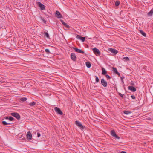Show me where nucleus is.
<instances>
[{"label": "nucleus", "mask_w": 153, "mask_h": 153, "mask_svg": "<svg viewBox=\"0 0 153 153\" xmlns=\"http://www.w3.org/2000/svg\"><path fill=\"white\" fill-rule=\"evenodd\" d=\"M75 123L81 130H83L85 127H84L79 121L77 120L76 121H75Z\"/></svg>", "instance_id": "f257e3e1"}, {"label": "nucleus", "mask_w": 153, "mask_h": 153, "mask_svg": "<svg viewBox=\"0 0 153 153\" xmlns=\"http://www.w3.org/2000/svg\"><path fill=\"white\" fill-rule=\"evenodd\" d=\"M75 123L81 130H83L85 127H84L79 121L77 120L76 121H75Z\"/></svg>", "instance_id": "f03ea898"}, {"label": "nucleus", "mask_w": 153, "mask_h": 153, "mask_svg": "<svg viewBox=\"0 0 153 153\" xmlns=\"http://www.w3.org/2000/svg\"><path fill=\"white\" fill-rule=\"evenodd\" d=\"M93 52L94 54H95L97 56L100 55V51L98 49L94 48L92 49Z\"/></svg>", "instance_id": "7ed1b4c3"}, {"label": "nucleus", "mask_w": 153, "mask_h": 153, "mask_svg": "<svg viewBox=\"0 0 153 153\" xmlns=\"http://www.w3.org/2000/svg\"><path fill=\"white\" fill-rule=\"evenodd\" d=\"M114 137H115L116 138H117L118 139H120V137L117 136V135L116 134L114 131V130H111V131L110 133Z\"/></svg>", "instance_id": "20e7f679"}, {"label": "nucleus", "mask_w": 153, "mask_h": 153, "mask_svg": "<svg viewBox=\"0 0 153 153\" xmlns=\"http://www.w3.org/2000/svg\"><path fill=\"white\" fill-rule=\"evenodd\" d=\"M11 115L15 117L18 120H19L20 118V116L18 113L16 112L12 113H11Z\"/></svg>", "instance_id": "39448f33"}, {"label": "nucleus", "mask_w": 153, "mask_h": 153, "mask_svg": "<svg viewBox=\"0 0 153 153\" xmlns=\"http://www.w3.org/2000/svg\"><path fill=\"white\" fill-rule=\"evenodd\" d=\"M54 110L58 114L62 115L63 114V113L60 109L56 107L54 108Z\"/></svg>", "instance_id": "423d86ee"}, {"label": "nucleus", "mask_w": 153, "mask_h": 153, "mask_svg": "<svg viewBox=\"0 0 153 153\" xmlns=\"http://www.w3.org/2000/svg\"><path fill=\"white\" fill-rule=\"evenodd\" d=\"M108 50L114 54H116L118 53V51L115 49L112 48H110Z\"/></svg>", "instance_id": "0eeeda50"}, {"label": "nucleus", "mask_w": 153, "mask_h": 153, "mask_svg": "<svg viewBox=\"0 0 153 153\" xmlns=\"http://www.w3.org/2000/svg\"><path fill=\"white\" fill-rule=\"evenodd\" d=\"M55 16L59 18H62V16L61 14L58 11H56V12Z\"/></svg>", "instance_id": "6e6552de"}, {"label": "nucleus", "mask_w": 153, "mask_h": 153, "mask_svg": "<svg viewBox=\"0 0 153 153\" xmlns=\"http://www.w3.org/2000/svg\"><path fill=\"white\" fill-rule=\"evenodd\" d=\"M74 49L75 51L77 53H81L82 54H84V52L83 51H82L81 50L77 48H73Z\"/></svg>", "instance_id": "1a4fd4ad"}, {"label": "nucleus", "mask_w": 153, "mask_h": 153, "mask_svg": "<svg viewBox=\"0 0 153 153\" xmlns=\"http://www.w3.org/2000/svg\"><path fill=\"white\" fill-rule=\"evenodd\" d=\"M101 82L102 85L104 87H106L107 86V83L103 79H102L101 80Z\"/></svg>", "instance_id": "9d476101"}, {"label": "nucleus", "mask_w": 153, "mask_h": 153, "mask_svg": "<svg viewBox=\"0 0 153 153\" xmlns=\"http://www.w3.org/2000/svg\"><path fill=\"white\" fill-rule=\"evenodd\" d=\"M71 59L74 61L76 60V56L75 54L74 53H71Z\"/></svg>", "instance_id": "9b49d317"}, {"label": "nucleus", "mask_w": 153, "mask_h": 153, "mask_svg": "<svg viewBox=\"0 0 153 153\" xmlns=\"http://www.w3.org/2000/svg\"><path fill=\"white\" fill-rule=\"evenodd\" d=\"M27 138L28 139L31 140L32 138V134L30 131L27 132Z\"/></svg>", "instance_id": "f8f14e48"}, {"label": "nucleus", "mask_w": 153, "mask_h": 153, "mask_svg": "<svg viewBox=\"0 0 153 153\" xmlns=\"http://www.w3.org/2000/svg\"><path fill=\"white\" fill-rule=\"evenodd\" d=\"M76 38L80 39L82 40V42H83L85 41V37H81L79 35H77L76 36Z\"/></svg>", "instance_id": "ddd939ff"}, {"label": "nucleus", "mask_w": 153, "mask_h": 153, "mask_svg": "<svg viewBox=\"0 0 153 153\" xmlns=\"http://www.w3.org/2000/svg\"><path fill=\"white\" fill-rule=\"evenodd\" d=\"M128 90H129L132 91L134 92L136 90V88L133 86H129L128 87Z\"/></svg>", "instance_id": "4468645a"}, {"label": "nucleus", "mask_w": 153, "mask_h": 153, "mask_svg": "<svg viewBox=\"0 0 153 153\" xmlns=\"http://www.w3.org/2000/svg\"><path fill=\"white\" fill-rule=\"evenodd\" d=\"M60 21L65 27L67 28H70V26L66 23H65L62 20H61Z\"/></svg>", "instance_id": "2eb2a0df"}, {"label": "nucleus", "mask_w": 153, "mask_h": 153, "mask_svg": "<svg viewBox=\"0 0 153 153\" xmlns=\"http://www.w3.org/2000/svg\"><path fill=\"white\" fill-rule=\"evenodd\" d=\"M38 5L40 7V8L41 10H44L45 9V7L44 5L41 3L40 2H38Z\"/></svg>", "instance_id": "dca6fc26"}, {"label": "nucleus", "mask_w": 153, "mask_h": 153, "mask_svg": "<svg viewBox=\"0 0 153 153\" xmlns=\"http://www.w3.org/2000/svg\"><path fill=\"white\" fill-rule=\"evenodd\" d=\"M139 31L140 33L144 36L146 37V34L144 32L143 30H139Z\"/></svg>", "instance_id": "f3484780"}, {"label": "nucleus", "mask_w": 153, "mask_h": 153, "mask_svg": "<svg viewBox=\"0 0 153 153\" xmlns=\"http://www.w3.org/2000/svg\"><path fill=\"white\" fill-rule=\"evenodd\" d=\"M153 14V9H152L148 13V15L149 16H152Z\"/></svg>", "instance_id": "a211bd4d"}, {"label": "nucleus", "mask_w": 153, "mask_h": 153, "mask_svg": "<svg viewBox=\"0 0 153 153\" xmlns=\"http://www.w3.org/2000/svg\"><path fill=\"white\" fill-rule=\"evenodd\" d=\"M123 112L124 114L126 115H128L131 113V112L129 111H124Z\"/></svg>", "instance_id": "6ab92c4d"}, {"label": "nucleus", "mask_w": 153, "mask_h": 153, "mask_svg": "<svg viewBox=\"0 0 153 153\" xmlns=\"http://www.w3.org/2000/svg\"><path fill=\"white\" fill-rule=\"evenodd\" d=\"M102 74L103 75H105L107 74V71L104 68H102Z\"/></svg>", "instance_id": "aec40b11"}, {"label": "nucleus", "mask_w": 153, "mask_h": 153, "mask_svg": "<svg viewBox=\"0 0 153 153\" xmlns=\"http://www.w3.org/2000/svg\"><path fill=\"white\" fill-rule=\"evenodd\" d=\"M86 65L87 67L88 68H90L91 66V64L88 62H86Z\"/></svg>", "instance_id": "412c9836"}, {"label": "nucleus", "mask_w": 153, "mask_h": 153, "mask_svg": "<svg viewBox=\"0 0 153 153\" xmlns=\"http://www.w3.org/2000/svg\"><path fill=\"white\" fill-rule=\"evenodd\" d=\"M27 100V98L26 97H23V98H21L20 99V100L23 102H24V101H26Z\"/></svg>", "instance_id": "4be33fe9"}, {"label": "nucleus", "mask_w": 153, "mask_h": 153, "mask_svg": "<svg viewBox=\"0 0 153 153\" xmlns=\"http://www.w3.org/2000/svg\"><path fill=\"white\" fill-rule=\"evenodd\" d=\"M123 59L124 61H128L129 60V58L127 57H124L123 58Z\"/></svg>", "instance_id": "5701e85b"}, {"label": "nucleus", "mask_w": 153, "mask_h": 153, "mask_svg": "<svg viewBox=\"0 0 153 153\" xmlns=\"http://www.w3.org/2000/svg\"><path fill=\"white\" fill-rule=\"evenodd\" d=\"M44 35L46 37H47L48 38H49V36L48 34V33L47 32H45L44 33Z\"/></svg>", "instance_id": "b1692460"}, {"label": "nucleus", "mask_w": 153, "mask_h": 153, "mask_svg": "<svg viewBox=\"0 0 153 153\" xmlns=\"http://www.w3.org/2000/svg\"><path fill=\"white\" fill-rule=\"evenodd\" d=\"M36 104V102H32L29 103V105L31 106H34Z\"/></svg>", "instance_id": "393cba45"}, {"label": "nucleus", "mask_w": 153, "mask_h": 153, "mask_svg": "<svg viewBox=\"0 0 153 153\" xmlns=\"http://www.w3.org/2000/svg\"><path fill=\"white\" fill-rule=\"evenodd\" d=\"M113 71L116 74H117L118 72L116 68H113Z\"/></svg>", "instance_id": "a878e982"}, {"label": "nucleus", "mask_w": 153, "mask_h": 153, "mask_svg": "<svg viewBox=\"0 0 153 153\" xmlns=\"http://www.w3.org/2000/svg\"><path fill=\"white\" fill-rule=\"evenodd\" d=\"M95 77H96V78H95L96 82L97 83L99 81V78H98V77L97 76H95Z\"/></svg>", "instance_id": "bb28decb"}, {"label": "nucleus", "mask_w": 153, "mask_h": 153, "mask_svg": "<svg viewBox=\"0 0 153 153\" xmlns=\"http://www.w3.org/2000/svg\"><path fill=\"white\" fill-rule=\"evenodd\" d=\"M121 80L123 84L124 83L123 79L124 78V77L123 76H120Z\"/></svg>", "instance_id": "cd10ccee"}, {"label": "nucleus", "mask_w": 153, "mask_h": 153, "mask_svg": "<svg viewBox=\"0 0 153 153\" xmlns=\"http://www.w3.org/2000/svg\"><path fill=\"white\" fill-rule=\"evenodd\" d=\"M120 2L118 1H117L115 3V5L116 6H118L119 5Z\"/></svg>", "instance_id": "c85d7f7f"}, {"label": "nucleus", "mask_w": 153, "mask_h": 153, "mask_svg": "<svg viewBox=\"0 0 153 153\" xmlns=\"http://www.w3.org/2000/svg\"><path fill=\"white\" fill-rule=\"evenodd\" d=\"M14 119V118L12 117H11V116H10L9 117V120L10 121H12V120H13Z\"/></svg>", "instance_id": "c756f323"}, {"label": "nucleus", "mask_w": 153, "mask_h": 153, "mask_svg": "<svg viewBox=\"0 0 153 153\" xmlns=\"http://www.w3.org/2000/svg\"><path fill=\"white\" fill-rule=\"evenodd\" d=\"M2 123L4 125H7L8 124V123H7L6 122L4 121H3L2 122Z\"/></svg>", "instance_id": "7c9ffc66"}, {"label": "nucleus", "mask_w": 153, "mask_h": 153, "mask_svg": "<svg viewBox=\"0 0 153 153\" xmlns=\"http://www.w3.org/2000/svg\"><path fill=\"white\" fill-rule=\"evenodd\" d=\"M45 51L47 53H50L49 50L48 49H45Z\"/></svg>", "instance_id": "2f4dec72"}, {"label": "nucleus", "mask_w": 153, "mask_h": 153, "mask_svg": "<svg viewBox=\"0 0 153 153\" xmlns=\"http://www.w3.org/2000/svg\"><path fill=\"white\" fill-rule=\"evenodd\" d=\"M105 76L108 79H110L111 78V77L108 74H106Z\"/></svg>", "instance_id": "473e14b6"}, {"label": "nucleus", "mask_w": 153, "mask_h": 153, "mask_svg": "<svg viewBox=\"0 0 153 153\" xmlns=\"http://www.w3.org/2000/svg\"><path fill=\"white\" fill-rule=\"evenodd\" d=\"M42 22L44 23H46V20L44 18H42Z\"/></svg>", "instance_id": "72a5a7b5"}, {"label": "nucleus", "mask_w": 153, "mask_h": 153, "mask_svg": "<svg viewBox=\"0 0 153 153\" xmlns=\"http://www.w3.org/2000/svg\"><path fill=\"white\" fill-rule=\"evenodd\" d=\"M131 97L132 98V99H135V97L134 95H131Z\"/></svg>", "instance_id": "f704fd0d"}, {"label": "nucleus", "mask_w": 153, "mask_h": 153, "mask_svg": "<svg viewBox=\"0 0 153 153\" xmlns=\"http://www.w3.org/2000/svg\"><path fill=\"white\" fill-rule=\"evenodd\" d=\"M37 137H39L40 136V134L39 132H38L37 133Z\"/></svg>", "instance_id": "c9c22d12"}, {"label": "nucleus", "mask_w": 153, "mask_h": 153, "mask_svg": "<svg viewBox=\"0 0 153 153\" xmlns=\"http://www.w3.org/2000/svg\"><path fill=\"white\" fill-rule=\"evenodd\" d=\"M119 95L120 96V97H123V95L122 94H121V93H119Z\"/></svg>", "instance_id": "e433bc0d"}, {"label": "nucleus", "mask_w": 153, "mask_h": 153, "mask_svg": "<svg viewBox=\"0 0 153 153\" xmlns=\"http://www.w3.org/2000/svg\"><path fill=\"white\" fill-rule=\"evenodd\" d=\"M116 74H117L119 76H120V74L119 72H118Z\"/></svg>", "instance_id": "4c0bfd02"}, {"label": "nucleus", "mask_w": 153, "mask_h": 153, "mask_svg": "<svg viewBox=\"0 0 153 153\" xmlns=\"http://www.w3.org/2000/svg\"><path fill=\"white\" fill-rule=\"evenodd\" d=\"M121 153H127L126 152L122 151L121 152Z\"/></svg>", "instance_id": "58836bf2"}, {"label": "nucleus", "mask_w": 153, "mask_h": 153, "mask_svg": "<svg viewBox=\"0 0 153 153\" xmlns=\"http://www.w3.org/2000/svg\"><path fill=\"white\" fill-rule=\"evenodd\" d=\"M5 119L7 120L9 119V117H7L5 118Z\"/></svg>", "instance_id": "ea45409f"}, {"label": "nucleus", "mask_w": 153, "mask_h": 153, "mask_svg": "<svg viewBox=\"0 0 153 153\" xmlns=\"http://www.w3.org/2000/svg\"><path fill=\"white\" fill-rule=\"evenodd\" d=\"M12 123H8V124H9V125H10V124H11Z\"/></svg>", "instance_id": "a19ab883"}]
</instances>
